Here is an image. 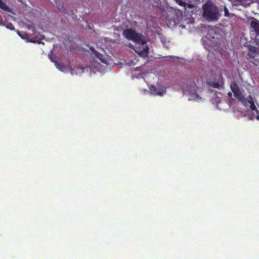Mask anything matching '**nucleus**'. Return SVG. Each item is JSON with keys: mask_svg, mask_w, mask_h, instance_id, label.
I'll return each instance as SVG.
<instances>
[{"mask_svg": "<svg viewBox=\"0 0 259 259\" xmlns=\"http://www.w3.org/2000/svg\"><path fill=\"white\" fill-rule=\"evenodd\" d=\"M144 50L145 51V52L147 53L148 52V50H149V48L148 47H146L144 49Z\"/></svg>", "mask_w": 259, "mask_h": 259, "instance_id": "16", "label": "nucleus"}, {"mask_svg": "<svg viewBox=\"0 0 259 259\" xmlns=\"http://www.w3.org/2000/svg\"><path fill=\"white\" fill-rule=\"evenodd\" d=\"M2 1V0H0V3H1Z\"/></svg>", "mask_w": 259, "mask_h": 259, "instance_id": "22", "label": "nucleus"}, {"mask_svg": "<svg viewBox=\"0 0 259 259\" xmlns=\"http://www.w3.org/2000/svg\"><path fill=\"white\" fill-rule=\"evenodd\" d=\"M208 84L211 87L217 88L218 89H221L223 88L224 83L223 81H216L215 80H210L208 82Z\"/></svg>", "mask_w": 259, "mask_h": 259, "instance_id": "7", "label": "nucleus"}, {"mask_svg": "<svg viewBox=\"0 0 259 259\" xmlns=\"http://www.w3.org/2000/svg\"><path fill=\"white\" fill-rule=\"evenodd\" d=\"M256 44L259 47V38H256Z\"/></svg>", "mask_w": 259, "mask_h": 259, "instance_id": "17", "label": "nucleus"}, {"mask_svg": "<svg viewBox=\"0 0 259 259\" xmlns=\"http://www.w3.org/2000/svg\"><path fill=\"white\" fill-rule=\"evenodd\" d=\"M215 32L213 30L209 31L206 35V38L209 40L214 38Z\"/></svg>", "mask_w": 259, "mask_h": 259, "instance_id": "13", "label": "nucleus"}, {"mask_svg": "<svg viewBox=\"0 0 259 259\" xmlns=\"http://www.w3.org/2000/svg\"><path fill=\"white\" fill-rule=\"evenodd\" d=\"M0 8L8 12H12V10L3 1L0 3Z\"/></svg>", "mask_w": 259, "mask_h": 259, "instance_id": "11", "label": "nucleus"}, {"mask_svg": "<svg viewBox=\"0 0 259 259\" xmlns=\"http://www.w3.org/2000/svg\"><path fill=\"white\" fill-rule=\"evenodd\" d=\"M17 34L19 36L23 39H28L29 37L28 34L25 32H20L18 31Z\"/></svg>", "mask_w": 259, "mask_h": 259, "instance_id": "12", "label": "nucleus"}, {"mask_svg": "<svg viewBox=\"0 0 259 259\" xmlns=\"http://www.w3.org/2000/svg\"><path fill=\"white\" fill-rule=\"evenodd\" d=\"M0 24L5 26L7 28L11 30H15V27L11 23L2 21L0 22Z\"/></svg>", "mask_w": 259, "mask_h": 259, "instance_id": "10", "label": "nucleus"}, {"mask_svg": "<svg viewBox=\"0 0 259 259\" xmlns=\"http://www.w3.org/2000/svg\"><path fill=\"white\" fill-rule=\"evenodd\" d=\"M122 34L127 40H132L137 44L144 45L146 43L144 36L142 34L137 32L133 29L126 28L124 29Z\"/></svg>", "mask_w": 259, "mask_h": 259, "instance_id": "1", "label": "nucleus"}, {"mask_svg": "<svg viewBox=\"0 0 259 259\" xmlns=\"http://www.w3.org/2000/svg\"><path fill=\"white\" fill-rule=\"evenodd\" d=\"M219 14L217 7L213 4H205L203 7V16L209 20H217Z\"/></svg>", "mask_w": 259, "mask_h": 259, "instance_id": "2", "label": "nucleus"}, {"mask_svg": "<svg viewBox=\"0 0 259 259\" xmlns=\"http://www.w3.org/2000/svg\"><path fill=\"white\" fill-rule=\"evenodd\" d=\"M256 55H259V53L256 51L255 47H252L249 49V52L248 54L249 58H254Z\"/></svg>", "mask_w": 259, "mask_h": 259, "instance_id": "9", "label": "nucleus"}, {"mask_svg": "<svg viewBox=\"0 0 259 259\" xmlns=\"http://www.w3.org/2000/svg\"><path fill=\"white\" fill-rule=\"evenodd\" d=\"M27 28H28V29L32 30L33 31V26L32 25H29V24L28 25H27Z\"/></svg>", "mask_w": 259, "mask_h": 259, "instance_id": "15", "label": "nucleus"}, {"mask_svg": "<svg viewBox=\"0 0 259 259\" xmlns=\"http://www.w3.org/2000/svg\"><path fill=\"white\" fill-rule=\"evenodd\" d=\"M250 26L256 33L259 35V21L255 18H253L250 22Z\"/></svg>", "mask_w": 259, "mask_h": 259, "instance_id": "6", "label": "nucleus"}, {"mask_svg": "<svg viewBox=\"0 0 259 259\" xmlns=\"http://www.w3.org/2000/svg\"><path fill=\"white\" fill-rule=\"evenodd\" d=\"M190 86L191 88H195L196 87V84H195V82L194 80L193 81H190Z\"/></svg>", "mask_w": 259, "mask_h": 259, "instance_id": "14", "label": "nucleus"}, {"mask_svg": "<svg viewBox=\"0 0 259 259\" xmlns=\"http://www.w3.org/2000/svg\"><path fill=\"white\" fill-rule=\"evenodd\" d=\"M227 10L226 11V12H225L226 14V13H227Z\"/></svg>", "mask_w": 259, "mask_h": 259, "instance_id": "20", "label": "nucleus"}, {"mask_svg": "<svg viewBox=\"0 0 259 259\" xmlns=\"http://www.w3.org/2000/svg\"><path fill=\"white\" fill-rule=\"evenodd\" d=\"M230 88L232 92L234 94V97L239 101L240 99L243 98V95L241 89L238 84L235 81H232L230 83Z\"/></svg>", "mask_w": 259, "mask_h": 259, "instance_id": "4", "label": "nucleus"}, {"mask_svg": "<svg viewBox=\"0 0 259 259\" xmlns=\"http://www.w3.org/2000/svg\"><path fill=\"white\" fill-rule=\"evenodd\" d=\"M239 101L241 102L246 107H249L252 111H254L256 114L254 117H255L257 120H259V111L254 104L253 98L251 95L248 96L246 98L243 96V98L240 99Z\"/></svg>", "mask_w": 259, "mask_h": 259, "instance_id": "3", "label": "nucleus"}, {"mask_svg": "<svg viewBox=\"0 0 259 259\" xmlns=\"http://www.w3.org/2000/svg\"><path fill=\"white\" fill-rule=\"evenodd\" d=\"M152 94L155 95H162L165 92L164 87H156L154 85H151L149 88Z\"/></svg>", "mask_w": 259, "mask_h": 259, "instance_id": "5", "label": "nucleus"}, {"mask_svg": "<svg viewBox=\"0 0 259 259\" xmlns=\"http://www.w3.org/2000/svg\"><path fill=\"white\" fill-rule=\"evenodd\" d=\"M228 96L230 97H232V94L231 92H229L228 93Z\"/></svg>", "mask_w": 259, "mask_h": 259, "instance_id": "18", "label": "nucleus"}, {"mask_svg": "<svg viewBox=\"0 0 259 259\" xmlns=\"http://www.w3.org/2000/svg\"><path fill=\"white\" fill-rule=\"evenodd\" d=\"M56 5H57V7L58 9V10L59 11H63L64 13H66V14H69V15H73V12L72 11H70V13H68L66 10V8H65L64 7V6L63 5V4H61V3H60L59 2L58 0H54Z\"/></svg>", "mask_w": 259, "mask_h": 259, "instance_id": "8", "label": "nucleus"}, {"mask_svg": "<svg viewBox=\"0 0 259 259\" xmlns=\"http://www.w3.org/2000/svg\"><path fill=\"white\" fill-rule=\"evenodd\" d=\"M187 90H189V87H188L187 88Z\"/></svg>", "mask_w": 259, "mask_h": 259, "instance_id": "19", "label": "nucleus"}, {"mask_svg": "<svg viewBox=\"0 0 259 259\" xmlns=\"http://www.w3.org/2000/svg\"><path fill=\"white\" fill-rule=\"evenodd\" d=\"M97 55L99 54V52H96Z\"/></svg>", "mask_w": 259, "mask_h": 259, "instance_id": "21", "label": "nucleus"}]
</instances>
